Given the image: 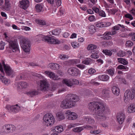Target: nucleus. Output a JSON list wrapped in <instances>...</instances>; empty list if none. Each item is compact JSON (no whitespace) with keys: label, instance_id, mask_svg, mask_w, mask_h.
Segmentation results:
<instances>
[{"label":"nucleus","instance_id":"nucleus-12","mask_svg":"<svg viewBox=\"0 0 135 135\" xmlns=\"http://www.w3.org/2000/svg\"><path fill=\"white\" fill-rule=\"evenodd\" d=\"M20 7L24 9H26L29 6V2L28 0H22L20 1Z\"/></svg>","mask_w":135,"mask_h":135},{"label":"nucleus","instance_id":"nucleus-2","mask_svg":"<svg viewBox=\"0 0 135 135\" xmlns=\"http://www.w3.org/2000/svg\"><path fill=\"white\" fill-rule=\"evenodd\" d=\"M79 100V97L76 94H69L67 95L66 98L61 103V108L66 109L70 108L75 106L76 102Z\"/></svg>","mask_w":135,"mask_h":135},{"label":"nucleus","instance_id":"nucleus-9","mask_svg":"<svg viewBox=\"0 0 135 135\" xmlns=\"http://www.w3.org/2000/svg\"><path fill=\"white\" fill-rule=\"evenodd\" d=\"M68 72L69 74L73 76H77L80 74V71L77 68L75 67L69 69Z\"/></svg>","mask_w":135,"mask_h":135},{"label":"nucleus","instance_id":"nucleus-3","mask_svg":"<svg viewBox=\"0 0 135 135\" xmlns=\"http://www.w3.org/2000/svg\"><path fill=\"white\" fill-rule=\"evenodd\" d=\"M9 52H16L19 53L20 50L16 40L13 37H9Z\"/></svg>","mask_w":135,"mask_h":135},{"label":"nucleus","instance_id":"nucleus-26","mask_svg":"<svg viewBox=\"0 0 135 135\" xmlns=\"http://www.w3.org/2000/svg\"><path fill=\"white\" fill-rule=\"evenodd\" d=\"M60 30L58 29H55L53 30L52 31L49 32V33L51 34V33L52 35H58L60 34Z\"/></svg>","mask_w":135,"mask_h":135},{"label":"nucleus","instance_id":"nucleus-1","mask_svg":"<svg viewBox=\"0 0 135 135\" xmlns=\"http://www.w3.org/2000/svg\"><path fill=\"white\" fill-rule=\"evenodd\" d=\"M89 109L95 113L96 118L104 120L106 119L105 114L108 110L106 105L102 102H93L88 105Z\"/></svg>","mask_w":135,"mask_h":135},{"label":"nucleus","instance_id":"nucleus-22","mask_svg":"<svg viewBox=\"0 0 135 135\" xmlns=\"http://www.w3.org/2000/svg\"><path fill=\"white\" fill-rule=\"evenodd\" d=\"M112 91L114 95H118L119 94L120 90L118 87L113 86L112 88Z\"/></svg>","mask_w":135,"mask_h":135},{"label":"nucleus","instance_id":"nucleus-47","mask_svg":"<svg viewBox=\"0 0 135 135\" xmlns=\"http://www.w3.org/2000/svg\"><path fill=\"white\" fill-rule=\"evenodd\" d=\"M118 10L116 9L113 8L111 9H110L109 11L111 14L113 15H114L115 13L117 12Z\"/></svg>","mask_w":135,"mask_h":135},{"label":"nucleus","instance_id":"nucleus-64","mask_svg":"<svg viewBox=\"0 0 135 135\" xmlns=\"http://www.w3.org/2000/svg\"><path fill=\"white\" fill-rule=\"evenodd\" d=\"M87 12L89 14H92L93 13V11L92 10L90 9H89L87 11Z\"/></svg>","mask_w":135,"mask_h":135},{"label":"nucleus","instance_id":"nucleus-33","mask_svg":"<svg viewBox=\"0 0 135 135\" xmlns=\"http://www.w3.org/2000/svg\"><path fill=\"white\" fill-rule=\"evenodd\" d=\"M97 48V46L95 45L91 44L88 45L87 47V49L88 50H92L95 49Z\"/></svg>","mask_w":135,"mask_h":135},{"label":"nucleus","instance_id":"nucleus-7","mask_svg":"<svg viewBox=\"0 0 135 135\" xmlns=\"http://www.w3.org/2000/svg\"><path fill=\"white\" fill-rule=\"evenodd\" d=\"M134 97V93H131L130 91L127 90L124 93V103H128L130 100L133 99Z\"/></svg>","mask_w":135,"mask_h":135},{"label":"nucleus","instance_id":"nucleus-15","mask_svg":"<svg viewBox=\"0 0 135 135\" xmlns=\"http://www.w3.org/2000/svg\"><path fill=\"white\" fill-rule=\"evenodd\" d=\"M9 109L10 112L13 113H17L20 110V107L17 104L11 106Z\"/></svg>","mask_w":135,"mask_h":135},{"label":"nucleus","instance_id":"nucleus-46","mask_svg":"<svg viewBox=\"0 0 135 135\" xmlns=\"http://www.w3.org/2000/svg\"><path fill=\"white\" fill-rule=\"evenodd\" d=\"M71 45L74 48H77L79 47V44L77 42H72L71 43Z\"/></svg>","mask_w":135,"mask_h":135},{"label":"nucleus","instance_id":"nucleus-43","mask_svg":"<svg viewBox=\"0 0 135 135\" xmlns=\"http://www.w3.org/2000/svg\"><path fill=\"white\" fill-rule=\"evenodd\" d=\"M89 30L91 32L93 33L95 31L94 26L93 25L90 26L89 27Z\"/></svg>","mask_w":135,"mask_h":135},{"label":"nucleus","instance_id":"nucleus-53","mask_svg":"<svg viewBox=\"0 0 135 135\" xmlns=\"http://www.w3.org/2000/svg\"><path fill=\"white\" fill-rule=\"evenodd\" d=\"M82 127H83V129L84 128H85L86 129H92L93 128L92 127L89 125H85L83 126Z\"/></svg>","mask_w":135,"mask_h":135},{"label":"nucleus","instance_id":"nucleus-18","mask_svg":"<svg viewBox=\"0 0 135 135\" xmlns=\"http://www.w3.org/2000/svg\"><path fill=\"white\" fill-rule=\"evenodd\" d=\"M98 78L100 80L104 81H108L109 79V76L106 74L100 75L98 76Z\"/></svg>","mask_w":135,"mask_h":135},{"label":"nucleus","instance_id":"nucleus-37","mask_svg":"<svg viewBox=\"0 0 135 135\" xmlns=\"http://www.w3.org/2000/svg\"><path fill=\"white\" fill-rule=\"evenodd\" d=\"M42 8V5L40 4H37L36 6V10L38 12H40L41 11Z\"/></svg>","mask_w":135,"mask_h":135},{"label":"nucleus","instance_id":"nucleus-14","mask_svg":"<svg viewBox=\"0 0 135 135\" xmlns=\"http://www.w3.org/2000/svg\"><path fill=\"white\" fill-rule=\"evenodd\" d=\"M41 89L44 91L46 90L49 87V84L46 80H41L40 82Z\"/></svg>","mask_w":135,"mask_h":135},{"label":"nucleus","instance_id":"nucleus-29","mask_svg":"<svg viewBox=\"0 0 135 135\" xmlns=\"http://www.w3.org/2000/svg\"><path fill=\"white\" fill-rule=\"evenodd\" d=\"M8 124H5L2 127V132L6 133H7L8 132Z\"/></svg>","mask_w":135,"mask_h":135},{"label":"nucleus","instance_id":"nucleus-21","mask_svg":"<svg viewBox=\"0 0 135 135\" xmlns=\"http://www.w3.org/2000/svg\"><path fill=\"white\" fill-rule=\"evenodd\" d=\"M106 71L107 74L112 76L115 74V69L113 67H110L106 70Z\"/></svg>","mask_w":135,"mask_h":135},{"label":"nucleus","instance_id":"nucleus-6","mask_svg":"<svg viewBox=\"0 0 135 135\" xmlns=\"http://www.w3.org/2000/svg\"><path fill=\"white\" fill-rule=\"evenodd\" d=\"M39 36L40 37L43 38L45 41H47L51 44L58 45L60 43V41L57 39L52 38L51 37L48 36H45L42 35H40Z\"/></svg>","mask_w":135,"mask_h":135},{"label":"nucleus","instance_id":"nucleus-45","mask_svg":"<svg viewBox=\"0 0 135 135\" xmlns=\"http://www.w3.org/2000/svg\"><path fill=\"white\" fill-rule=\"evenodd\" d=\"M117 68L120 70L124 69L127 70L128 68L126 66H124L122 65H119L117 67Z\"/></svg>","mask_w":135,"mask_h":135},{"label":"nucleus","instance_id":"nucleus-34","mask_svg":"<svg viewBox=\"0 0 135 135\" xmlns=\"http://www.w3.org/2000/svg\"><path fill=\"white\" fill-rule=\"evenodd\" d=\"M56 116L57 118L59 120H63L65 118L64 114L62 113H59L57 114Z\"/></svg>","mask_w":135,"mask_h":135},{"label":"nucleus","instance_id":"nucleus-16","mask_svg":"<svg viewBox=\"0 0 135 135\" xmlns=\"http://www.w3.org/2000/svg\"><path fill=\"white\" fill-rule=\"evenodd\" d=\"M45 73L50 78L54 80H57L58 78L57 76L55 75V74L49 71H46L45 72Z\"/></svg>","mask_w":135,"mask_h":135},{"label":"nucleus","instance_id":"nucleus-48","mask_svg":"<svg viewBox=\"0 0 135 135\" xmlns=\"http://www.w3.org/2000/svg\"><path fill=\"white\" fill-rule=\"evenodd\" d=\"M98 13L99 16L103 17H105L106 16V15L105 12L102 10L99 11Z\"/></svg>","mask_w":135,"mask_h":135},{"label":"nucleus","instance_id":"nucleus-60","mask_svg":"<svg viewBox=\"0 0 135 135\" xmlns=\"http://www.w3.org/2000/svg\"><path fill=\"white\" fill-rule=\"evenodd\" d=\"M3 35L4 37V39L5 40H6V41L7 42H8V36L7 35V33H4L3 34Z\"/></svg>","mask_w":135,"mask_h":135},{"label":"nucleus","instance_id":"nucleus-51","mask_svg":"<svg viewBox=\"0 0 135 135\" xmlns=\"http://www.w3.org/2000/svg\"><path fill=\"white\" fill-rule=\"evenodd\" d=\"M88 20L90 21H93L96 20L95 17L93 15L90 16L88 18Z\"/></svg>","mask_w":135,"mask_h":135},{"label":"nucleus","instance_id":"nucleus-27","mask_svg":"<svg viewBox=\"0 0 135 135\" xmlns=\"http://www.w3.org/2000/svg\"><path fill=\"white\" fill-rule=\"evenodd\" d=\"M94 60L90 58H88L85 60L83 61V63L85 65H90V64L91 62V61H93Z\"/></svg>","mask_w":135,"mask_h":135},{"label":"nucleus","instance_id":"nucleus-41","mask_svg":"<svg viewBox=\"0 0 135 135\" xmlns=\"http://www.w3.org/2000/svg\"><path fill=\"white\" fill-rule=\"evenodd\" d=\"M103 52L105 55L110 56H111L112 54V52L108 50H103Z\"/></svg>","mask_w":135,"mask_h":135},{"label":"nucleus","instance_id":"nucleus-5","mask_svg":"<svg viewBox=\"0 0 135 135\" xmlns=\"http://www.w3.org/2000/svg\"><path fill=\"white\" fill-rule=\"evenodd\" d=\"M21 46L23 50L26 52H29L30 50V42L27 38H23L20 40Z\"/></svg>","mask_w":135,"mask_h":135},{"label":"nucleus","instance_id":"nucleus-38","mask_svg":"<svg viewBox=\"0 0 135 135\" xmlns=\"http://www.w3.org/2000/svg\"><path fill=\"white\" fill-rule=\"evenodd\" d=\"M36 22L37 23L41 25H46V22L45 21L42 20H36Z\"/></svg>","mask_w":135,"mask_h":135},{"label":"nucleus","instance_id":"nucleus-10","mask_svg":"<svg viewBox=\"0 0 135 135\" xmlns=\"http://www.w3.org/2000/svg\"><path fill=\"white\" fill-rule=\"evenodd\" d=\"M65 114H66L67 118L70 120L75 119L77 118V114L74 112H71L70 111L68 110L66 112Z\"/></svg>","mask_w":135,"mask_h":135},{"label":"nucleus","instance_id":"nucleus-62","mask_svg":"<svg viewBox=\"0 0 135 135\" xmlns=\"http://www.w3.org/2000/svg\"><path fill=\"white\" fill-rule=\"evenodd\" d=\"M92 9L96 13H99V10L98 8L94 7Z\"/></svg>","mask_w":135,"mask_h":135},{"label":"nucleus","instance_id":"nucleus-35","mask_svg":"<svg viewBox=\"0 0 135 135\" xmlns=\"http://www.w3.org/2000/svg\"><path fill=\"white\" fill-rule=\"evenodd\" d=\"M15 130V126L12 124H9V133L13 132Z\"/></svg>","mask_w":135,"mask_h":135},{"label":"nucleus","instance_id":"nucleus-49","mask_svg":"<svg viewBox=\"0 0 135 135\" xmlns=\"http://www.w3.org/2000/svg\"><path fill=\"white\" fill-rule=\"evenodd\" d=\"M49 67L51 69L55 70V64L54 63H51L49 64Z\"/></svg>","mask_w":135,"mask_h":135},{"label":"nucleus","instance_id":"nucleus-4","mask_svg":"<svg viewBox=\"0 0 135 135\" xmlns=\"http://www.w3.org/2000/svg\"><path fill=\"white\" fill-rule=\"evenodd\" d=\"M44 123L47 126H51L55 122V119L51 113H48L45 115L43 118Z\"/></svg>","mask_w":135,"mask_h":135},{"label":"nucleus","instance_id":"nucleus-55","mask_svg":"<svg viewBox=\"0 0 135 135\" xmlns=\"http://www.w3.org/2000/svg\"><path fill=\"white\" fill-rule=\"evenodd\" d=\"M76 126L75 123H71L68 126V127L69 128H72Z\"/></svg>","mask_w":135,"mask_h":135},{"label":"nucleus","instance_id":"nucleus-63","mask_svg":"<svg viewBox=\"0 0 135 135\" xmlns=\"http://www.w3.org/2000/svg\"><path fill=\"white\" fill-rule=\"evenodd\" d=\"M69 35V34L68 32H64L63 34V36L65 38L67 37Z\"/></svg>","mask_w":135,"mask_h":135},{"label":"nucleus","instance_id":"nucleus-23","mask_svg":"<svg viewBox=\"0 0 135 135\" xmlns=\"http://www.w3.org/2000/svg\"><path fill=\"white\" fill-rule=\"evenodd\" d=\"M99 53V51H94L93 53H92V55H90V57L95 59H98L99 57V55H98Z\"/></svg>","mask_w":135,"mask_h":135},{"label":"nucleus","instance_id":"nucleus-58","mask_svg":"<svg viewBox=\"0 0 135 135\" xmlns=\"http://www.w3.org/2000/svg\"><path fill=\"white\" fill-rule=\"evenodd\" d=\"M100 130H94L93 131H91L90 132L91 133H93L95 134H99L100 132Z\"/></svg>","mask_w":135,"mask_h":135},{"label":"nucleus","instance_id":"nucleus-40","mask_svg":"<svg viewBox=\"0 0 135 135\" xmlns=\"http://www.w3.org/2000/svg\"><path fill=\"white\" fill-rule=\"evenodd\" d=\"M59 57L61 59L64 60L68 59L69 56L68 55L61 54L59 55Z\"/></svg>","mask_w":135,"mask_h":135},{"label":"nucleus","instance_id":"nucleus-61","mask_svg":"<svg viewBox=\"0 0 135 135\" xmlns=\"http://www.w3.org/2000/svg\"><path fill=\"white\" fill-rule=\"evenodd\" d=\"M5 2V6L4 7V8L7 9L8 8V0H4Z\"/></svg>","mask_w":135,"mask_h":135},{"label":"nucleus","instance_id":"nucleus-44","mask_svg":"<svg viewBox=\"0 0 135 135\" xmlns=\"http://www.w3.org/2000/svg\"><path fill=\"white\" fill-rule=\"evenodd\" d=\"M133 43L131 41H127L125 44V45L126 47H130L133 46Z\"/></svg>","mask_w":135,"mask_h":135},{"label":"nucleus","instance_id":"nucleus-56","mask_svg":"<svg viewBox=\"0 0 135 135\" xmlns=\"http://www.w3.org/2000/svg\"><path fill=\"white\" fill-rule=\"evenodd\" d=\"M125 17L127 18L130 19L131 20H132L133 19V17L132 16L129 14H127L125 15Z\"/></svg>","mask_w":135,"mask_h":135},{"label":"nucleus","instance_id":"nucleus-31","mask_svg":"<svg viewBox=\"0 0 135 135\" xmlns=\"http://www.w3.org/2000/svg\"><path fill=\"white\" fill-rule=\"evenodd\" d=\"M2 64L3 65L4 71L7 75H8V66L5 64L4 62L3 61Z\"/></svg>","mask_w":135,"mask_h":135},{"label":"nucleus","instance_id":"nucleus-54","mask_svg":"<svg viewBox=\"0 0 135 135\" xmlns=\"http://www.w3.org/2000/svg\"><path fill=\"white\" fill-rule=\"evenodd\" d=\"M91 83L95 85H98L100 84V83L94 81V80H92L91 81Z\"/></svg>","mask_w":135,"mask_h":135},{"label":"nucleus","instance_id":"nucleus-39","mask_svg":"<svg viewBox=\"0 0 135 135\" xmlns=\"http://www.w3.org/2000/svg\"><path fill=\"white\" fill-rule=\"evenodd\" d=\"M126 53L122 50L119 51L117 54V55L119 57H123L126 55Z\"/></svg>","mask_w":135,"mask_h":135},{"label":"nucleus","instance_id":"nucleus-50","mask_svg":"<svg viewBox=\"0 0 135 135\" xmlns=\"http://www.w3.org/2000/svg\"><path fill=\"white\" fill-rule=\"evenodd\" d=\"M96 72V71L94 69L91 68L88 70V72L90 74H94Z\"/></svg>","mask_w":135,"mask_h":135},{"label":"nucleus","instance_id":"nucleus-28","mask_svg":"<svg viewBox=\"0 0 135 135\" xmlns=\"http://www.w3.org/2000/svg\"><path fill=\"white\" fill-rule=\"evenodd\" d=\"M0 79L2 81L5 85L8 84V79L5 78L4 76L0 74Z\"/></svg>","mask_w":135,"mask_h":135},{"label":"nucleus","instance_id":"nucleus-8","mask_svg":"<svg viewBox=\"0 0 135 135\" xmlns=\"http://www.w3.org/2000/svg\"><path fill=\"white\" fill-rule=\"evenodd\" d=\"M62 82L63 84L69 87H71L73 85L77 84L79 83L78 80L75 79H70L69 80L64 79L63 80Z\"/></svg>","mask_w":135,"mask_h":135},{"label":"nucleus","instance_id":"nucleus-32","mask_svg":"<svg viewBox=\"0 0 135 135\" xmlns=\"http://www.w3.org/2000/svg\"><path fill=\"white\" fill-rule=\"evenodd\" d=\"M19 85L21 86L19 87L22 88H27L28 86V84L25 82H20L19 83Z\"/></svg>","mask_w":135,"mask_h":135},{"label":"nucleus","instance_id":"nucleus-57","mask_svg":"<svg viewBox=\"0 0 135 135\" xmlns=\"http://www.w3.org/2000/svg\"><path fill=\"white\" fill-rule=\"evenodd\" d=\"M4 43L1 41L0 43V50H3L4 49Z\"/></svg>","mask_w":135,"mask_h":135},{"label":"nucleus","instance_id":"nucleus-17","mask_svg":"<svg viewBox=\"0 0 135 135\" xmlns=\"http://www.w3.org/2000/svg\"><path fill=\"white\" fill-rule=\"evenodd\" d=\"M39 94V92L37 90H30L27 93V95L30 97H33Z\"/></svg>","mask_w":135,"mask_h":135},{"label":"nucleus","instance_id":"nucleus-36","mask_svg":"<svg viewBox=\"0 0 135 135\" xmlns=\"http://www.w3.org/2000/svg\"><path fill=\"white\" fill-rule=\"evenodd\" d=\"M15 73L11 68L9 66V77L12 78L15 76Z\"/></svg>","mask_w":135,"mask_h":135},{"label":"nucleus","instance_id":"nucleus-24","mask_svg":"<svg viewBox=\"0 0 135 135\" xmlns=\"http://www.w3.org/2000/svg\"><path fill=\"white\" fill-rule=\"evenodd\" d=\"M54 130L57 133H60L63 131V127L61 125L57 126L55 128Z\"/></svg>","mask_w":135,"mask_h":135},{"label":"nucleus","instance_id":"nucleus-13","mask_svg":"<svg viewBox=\"0 0 135 135\" xmlns=\"http://www.w3.org/2000/svg\"><path fill=\"white\" fill-rule=\"evenodd\" d=\"M111 25L110 23L109 22H98L96 23L95 25L98 27L101 28L108 27L110 26Z\"/></svg>","mask_w":135,"mask_h":135},{"label":"nucleus","instance_id":"nucleus-52","mask_svg":"<svg viewBox=\"0 0 135 135\" xmlns=\"http://www.w3.org/2000/svg\"><path fill=\"white\" fill-rule=\"evenodd\" d=\"M103 39L105 40H108L111 39L112 38L111 36L107 35H105V36L102 37Z\"/></svg>","mask_w":135,"mask_h":135},{"label":"nucleus","instance_id":"nucleus-42","mask_svg":"<svg viewBox=\"0 0 135 135\" xmlns=\"http://www.w3.org/2000/svg\"><path fill=\"white\" fill-rule=\"evenodd\" d=\"M83 130V127H78L74 128L73 129V131L75 132H79Z\"/></svg>","mask_w":135,"mask_h":135},{"label":"nucleus","instance_id":"nucleus-25","mask_svg":"<svg viewBox=\"0 0 135 135\" xmlns=\"http://www.w3.org/2000/svg\"><path fill=\"white\" fill-rule=\"evenodd\" d=\"M128 112L129 113L134 112L135 111V105H131L128 108Z\"/></svg>","mask_w":135,"mask_h":135},{"label":"nucleus","instance_id":"nucleus-30","mask_svg":"<svg viewBox=\"0 0 135 135\" xmlns=\"http://www.w3.org/2000/svg\"><path fill=\"white\" fill-rule=\"evenodd\" d=\"M118 60L119 62L124 65H126L128 64L127 61L123 58H119L118 59Z\"/></svg>","mask_w":135,"mask_h":135},{"label":"nucleus","instance_id":"nucleus-59","mask_svg":"<svg viewBox=\"0 0 135 135\" xmlns=\"http://www.w3.org/2000/svg\"><path fill=\"white\" fill-rule=\"evenodd\" d=\"M77 67L81 69H84L85 67V65H84L81 64H79L76 65Z\"/></svg>","mask_w":135,"mask_h":135},{"label":"nucleus","instance_id":"nucleus-20","mask_svg":"<svg viewBox=\"0 0 135 135\" xmlns=\"http://www.w3.org/2000/svg\"><path fill=\"white\" fill-rule=\"evenodd\" d=\"M110 91L107 89H104L102 91V97L103 98H108L109 96Z\"/></svg>","mask_w":135,"mask_h":135},{"label":"nucleus","instance_id":"nucleus-11","mask_svg":"<svg viewBox=\"0 0 135 135\" xmlns=\"http://www.w3.org/2000/svg\"><path fill=\"white\" fill-rule=\"evenodd\" d=\"M117 120L120 124H122L125 118V115L123 113H119L117 116Z\"/></svg>","mask_w":135,"mask_h":135},{"label":"nucleus","instance_id":"nucleus-19","mask_svg":"<svg viewBox=\"0 0 135 135\" xmlns=\"http://www.w3.org/2000/svg\"><path fill=\"white\" fill-rule=\"evenodd\" d=\"M84 119L85 121L87 122L88 124H93L94 123L95 121L93 119L89 117H85L84 118Z\"/></svg>","mask_w":135,"mask_h":135}]
</instances>
